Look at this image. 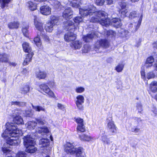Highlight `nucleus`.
Instances as JSON below:
<instances>
[{"label": "nucleus", "instance_id": "obj_1", "mask_svg": "<svg viewBox=\"0 0 157 157\" xmlns=\"http://www.w3.org/2000/svg\"><path fill=\"white\" fill-rule=\"evenodd\" d=\"M79 10L80 14L82 17L93 14L94 16L90 19L91 22H98L101 25L106 27L110 24L117 27L121 25L119 19L118 18H113L110 22L109 19L108 17L107 13L103 11L96 12L95 7L92 5H89L87 8L80 9Z\"/></svg>", "mask_w": 157, "mask_h": 157}, {"label": "nucleus", "instance_id": "obj_63", "mask_svg": "<svg viewBox=\"0 0 157 157\" xmlns=\"http://www.w3.org/2000/svg\"><path fill=\"white\" fill-rule=\"evenodd\" d=\"M26 103L24 102L19 101L18 105L20 106H24L25 105Z\"/></svg>", "mask_w": 157, "mask_h": 157}, {"label": "nucleus", "instance_id": "obj_6", "mask_svg": "<svg viewBox=\"0 0 157 157\" xmlns=\"http://www.w3.org/2000/svg\"><path fill=\"white\" fill-rule=\"evenodd\" d=\"M40 89L46 93L48 96L51 98H55L56 96L53 92L52 91L48 86L44 83L41 84L40 85Z\"/></svg>", "mask_w": 157, "mask_h": 157}, {"label": "nucleus", "instance_id": "obj_58", "mask_svg": "<svg viewBox=\"0 0 157 157\" xmlns=\"http://www.w3.org/2000/svg\"><path fill=\"white\" fill-rule=\"evenodd\" d=\"M72 6L75 8H79L80 7V5L76 3H72Z\"/></svg>", "mask_w": 157, "mask_h": 157}, {"label": "nucleus", "instance_id": "obj_25", "mask_svg": "<svg viewBox=\"0 0 157 157\" xmlns=\"http://www.w3.org/2000/svg\"><path fill=\"white\" fill-rule=\"evenodd\" d=\"M150 89L153 92L157 91V82L154 81L152 82L150 85Z\"/></svg>", "mask_w": 157, "mask_h": 157}, {"label": "nucleus", "instance_id": "obj_43", "mask_svg": "<svg viewBox=\"0 0 157 157\" xmlns=\"http://www.w3.org/2000/svg\"><path fill=\"white\" fill-rule=\"evenodd\" d=\"M75 121L78 124V125H80L84 124L83 120V119L80 118L78 117L75 119Z\"/></svg>", "mask_w": 157, "mask_h": 157}, {"label": "nucleus", "instance_id": "obj_50", "mask_svg": "<svg viewBox=\"0 0 157 157\" xmlns=\"http://www.w3.org/2000/svg\"><path fill=\"white\" fill-rule=\"evenodd\" d=\"M105 2L104 0H96L95 3L98 6H102Z\"/></svg>", "mask_w": 157, "mask_h": 157}, {"label": "nucleus", "instance_id": "obj_51", "mask_svg": "<svg viewBox=\"0 0 157 157\" xmlns=\"http://www.w3.org/2000/svg\"><path fill=\"white\" fill-rule=\"evenodd\" d=\"M68 26H72V27L71 28H69V27H67V29H68L71 30V29H72L73 28H75V26H73V23L72 21H69L68 22Z\"/></svg>", "mask_w": 157, "mask_h": 157}, {"label": "nucleus", "instance_id": "obj_53", "mask_svg": "<svg viewBox=\"0 0 157 157\" xmlns=\"http://www.w3.org/2000/svg\"><path fill=\"white\" fill-rule=\"evenodd\" d=\"M140 129L137 128H132V131L136 133L139 132Z\"/></svg>", "mask_w": 157, "mask_h": 157}, {"label": "nucleus", "instance_id": "obj_35", "mask_svg": "<svg viewBox=\"0 0 157 157\" xmlns=\"http://www.w3.org/2000/svg\"><path fill=\"white\" fill-rule=\"evenodd\" d=\"M124 64L123 63H120L116 67L115 70L118 72H121L123 70L124 67Z\"/></svg>", "mask_w": 157, "mask_h": 157}, {"label": "nucleus", "instance_id": "obj_54", "mask_svg": "<svg viewBox=\"0 0 157 157\" xmlns=\"http://www.w3.org/2000/svg\"><path fill=\"white\" fill-rule=\"evenodd\" d=\"M115 34V32L113 30H109L107 31V34L108 36H110V35L114 36Z\"/></svg>", "mask_w": 157, "mask_h": 157}, {"label": "nucleus", "instance_id": "obj_44", "mask_svg": "<svg viewBox=\"0 0 157 157\" xmlns=\"http://www.w3.org/2000/svg\"><path fill=\"white\" fill-rule=\"evenodd\" d=\"M82 52L85 53H87L90 50V47L88 44H86L84 45L82 48Z\"/></svg>", "mask_w": 157, "mask_h": 157}, {"label": "nucleus", "instance_id": "obj_36", "mask_svg": "<svg viewBox=\"0 0 157 157\" xmlns=\"http://www.w3.org/2000/svg\"><path fill=\"white\" fill-rule=\"evenodd\" d=\"M77 130L78 132H84L86 130L85 126L84 124L80 125H78L77 127Z\"/></svg>", "mask_w": 157, "mask_h": 157}, {"label": "nucleus", "instance_id": "obj_9", "mask_svg": "<svg viewBox=\"0 0 157 157\" xmlns=\"http://www.w3.org/2000/svg\"><path fill=\"white\" fill-rule=\"evenodd\" d=\"M23 139L24 144L25 147L36 144L34 139L30 135H27L24 136Z\"/></svg>", "mask_w": 157, "mask_h": 157}, {"label": "nucleus", "instance_id": "obj_17", "mask_svg": "<svg viewBox=\"0 0 157 157\" xmlns=\"http://www.w3.org/2000/svg\"><path fill=\"white\" fill-rule=\"evenodd\" d=\"M96 36L94 32H92L91 34H88L83 37L84 40L86 42H89L92 38Z\"/></svg>", "mask_w": 157, "mask_h": 157}, {"label": "nucleus", "instance_id": "obj_47", "mask_svg": "<svg viewBox=\"0 0 157 157\" xmlns=\"http://www.w3.org/2000/svg\"><path fill=\"white\" fill-rule=\"evenodd\" d=\"M154 61V59L153 57L152 56H150L147 58L146 62L149 63L153 64Z\"/></svg>", "mask_w": 157, "mask_h": 157}, {"label": "nucleus", "instance_id": "obj_16", "mask_svg": "<svg viewBox=\"0 0 157 157\" xmlns=\"http://www.w3.org/2000/svg\"><path fill=\"white\" fill-rule=\"evenodd\" d=\"M49 144V140L46 138L41 139L39 141V145L41 147H47L48 146Z\"/></svg>", "mask_w": 157, "mask_h": 157}, {"label": "nucleus", "instance_id": "obj_26", "mask_svg": "<svg viewBox=\"0 0 157 157\" xmlns=\"http://www.w3.org/2000/svg\"><path fill=\"white\" fill-rule=\"evenodd\" d=\"M19 26V23L17 22H11L8 25V27L10 29H17Z\"/></svg>", "mask_w": 157, "mask_h": 157}, {"label": "nucleus", "instance_id": "obj_19", "mask_svg": "<svg viewBox=\"0 0 157 157\" xmlns=\"http://www.w3.org/2000/svg\"><path fill=\"white\" fill-rule=\"evenodd\" d=\"M35 144H32L28 147H26V151L29 153H34L37 150V148L35 147Z\"/></svg>", "mask_w": 157, "mask_h": 157}, {"label": "nucleus", "instance_id": "obj_30", "mask_svg": "<svg viewBox=\"0 0 157 157\" xmlns=\"http://www.w3.org/2000/svg\"><path fill=\"white\" fill-rule=\"evenodd\" d=\"M11 0H0V6L2 9L7 6Z\"/></svg>", "mask_w": 157, "mask_h": 157}, {"label": "nucleus", "instance_id": "obj_29", "mask_svg": "<svg viewBox=\"0 0 157 157\" xmlns=\"http://www.w3.org/2000/svg\"><path fill=\"white\" fill-rule=\"evenodd\" d=\"M101 140L104 144L109 145L111 143L110 140L107 138V136L105 135H103L102 136Z\"/></svg>", "mask_w": 157, "mask_h": 157}, {"label": "nucleus", "instance_id": "obj_49", "mask_svg": "<svg viewBox=\"0 0 157 157\" xmlns=\"http://www.w3.org/2000/svg\"><path fill=\"white\" fill-rule=\"evenodd\" d=\"M40 35L44 39V40L46 41H49V38L48 36L44 34L43 33H40Z\"/></svg>", "mask_w": 157, "mask_h": 157}, {"label": "nucleus", "instance_id": "obj_59", "mask_svg": "<svg viewBox=\"0 0 157 157\" xmlns=\"http://www.w3.org/2000/svg\"><path fill=\"white\" fill-rule=\"evenodd\" d=\"M152 111L154 113L153 114V116H156L157 115V109H156L155 108H153L152 110Z\"/></svg>", "mask_w": 157, "mask_h": 157}, {"label": "nucleus", "instance_id": "obj_61", "mask_svg": "<svg viewBox=\"0 0 157 157\" xmlns=\"http://www.w3.org/2000/svg\"><path fill=\"white\" fill-rule=\"evenodd\" d=\"M11 105H18L19 101H12L10 102Z\"/></svg>", "mask_w": 157, "mask_h": 157}, {"label": "nucleus", "instance_id": "obj_60", "mask_svg": "<svg viewBox=\"0 0 157 157\" xmlns=\"http://www.w3.org/2000/svg\"><path fill=\"white\" fill-rule=\"evenodd\" d=\"M135 120V122L137 123L136 125L137 126L139 125V123L141 122V119L140 118H136Z\"/></svg>", "mask_w": 157, "mask_h": 157}, {"label": "nucleus", "instance_id": "obj_15", "mask_svg": "<svg viewBox=\"0 0 157 157\" xmlns=\"http://www.w3.org/2000/svg\"><path fill=\"white\" fill-rule=\"evenodd\" d=\"M79 139L82 140L86 141H92L94 140L92 136L84 134H81L79 136Z\"/></svg>", "mask_w": 157, "mask_h": 157}, {"label": "nucleus", "instance_id": "obj_7", "mask_svg": "<svg viewBox=\"0 0 157 157\" xmlns=\"http://www.w3.org/2000/svg\"><path fill=\"white\" fill-rule=\"evenodd\" d=\"M109 46L108 41L106 39H101L98 41L95 44V47L97 49L102 47L104 48H108Z\"/></svg>", "mask_w": 157, "mask_h": 157}, {"label": "nucleus", "instance_id": "obj_48", "mask_svg": "<svg viewBox=\"0 0 157 157\" xmlns=\"http://www.w3.org/2000/svg\"><path fill=\"white\" fill-rule=\"evenodd\" d=\"M136 107L138 112H141L142 111V105L140 103H138L136 104Z\"/></svg>", "mask_w": 157, "mask_h": 157}, {"label": "nucleus", "instance_id": "obj_23", "mask_svg": "<svg viewBox=\"0 0 157 157\" xmlns=\"http://www.w3.org/2000/svg\"><path fill=\"white\" fill-rule=\"evenodd\" d=\"M34 54L33 52H31L27 55L26 57L24 60L23 64L24 65H25L28 64V63L31 61L32 58Z\"/></svg>", "mask_w": 157, "mask_h": 157}, {"label": "nucleus", "instance_id": "obj_28", "mask_svg": "<svg viewBox=\"0 0 157 157\" xmlns=\"http://www.w3.org/2000/svg\"><path fill=\"white\" fill-rule=\"evenodd\" d=\"M37 123L34 121H29L25 124L26 127L29 129H33L36 125Z\"/></svg>", "mask_w": 157, "mask_h": 157}, {"label": "nucleus", "instance_id": "obj_12", "mask_svg": "<svg viewBox=\"0 0 157 157\" xmlns=\"http://www.w3.org/2000/svg\"><path fill=\"white\" fill-rule=\"evenodd\" d=\"M34 25L36 29L41 32L40 33H43L44 31L43 23L38 21L37 20V17L35 16H34Z\"/></svg>", "mask_w": 157, "mask_h": 157}, {"label": "nucleus", "instance_id": "obj_41", "mask_svg": "<svg viewBox=\"0 0 157 157\" xmlns=\"http://www.w3.org/2000/svg\"><path fill=\"white\" fill-rule=\"evenodd\" d=\"M143 16V13L142 12H141V13L140 17L139 19L138 23L136 27V29H135V31H136L138 29V28H139V27L140 25V24H141L142 19Z\"/></svg>", "mask_w": 157, "mask_h": 157}, {"label": "nucleus", "instance_id": "obj_4", "mask_svg": "<svg viewBox=\"0 0 157 157\" xmlns=\"http://www.w3.org/2000/svg\"><path fill=\"white\" fill-rule=\"evenodd\" d=\"M120 8H119V13H121V16L123 17H124L128 16L129 18H132L139 17V13L135 11H133L130 12L128 16L127 14L128 10L127 9V5L124 2H121L120 3Z\"/></svg>", "mask_w": 157, "mask_h": 157}, {"label": "nucleus", "instance_id": "obj_10", "mask_svg": "<svg viewBox=\"0 0 157 157\" xmlns=\"http://www.w3.org/2000/svg\"><path fill=\"white\" fill-rule=\"evenodd\" d=\"M107 128L109 131L111 132L110 135H113V133H115L116 131V127L114 124V122L112 121L111 117H110L109 120H107Z\"/></svg>", "mask_w": 157, "mask_h": 157}, {"label": "nucleus", "instance_id": "obj_24", "mask_svg": "<svg viewBox=\"0 0 157 157\" xmlns=\"http://www.w3.org/2000/svg\"><path fill=\"white\" fill-rule=\"evenodd\" d=\"M30 86L28 84H26L21 90V92L23 94H26L30 90Z\"/></svg>", "mask_w": 157, "mask_h": 157}, {"label": "nucleus", "instance_id": "obj_27", "mask_svg": "<svg viewBox=\"0 0 157 157\" xmlns=\"http://www.w3.org/2000/svg\"><path fill=\"white\" fill-rule=\"evenodd\" d=\"M28 8L31 10H34L36 9L37 5L32 2H28L26 5Z\"/></svg>", "mask_w": 157, "mask_h": 157}, {"label": "nucleus", "instance_id": "obj_32", "mask_svg": "<svg viewBox=\"0 0 157 157\" xmlns=\"http://www.w3.org/2000/svg\"><path fill=\"white\" fill-rule=\"evenodd\" d=\"M13 121L14 122L17 124H22L23 122L22 118L19 116H16L14 118Z\"/></svg>", "mask_w": 157, "mask_h": 157}, {"label": "nucleus", "instance_id": "obj_14", "mask_svg": "<svg viewBox=\"0 0 157 157\" xmlns=\"http://www.w3.org/2000/svg\"><path fill=\"white\" fill-rule=\"evenodd\" d=\"M72 12L70 8L66 9L63 13V17L66 19H70L72 17Z\"/></svg>", "mask_w": 157, "mask_h": 157}, {"label": "nucleus", "instance_id": "obj_8", "mask_svg": "<svg viewBox=\"0 0 157 157\" xmlns=\"http://www.w3.org/2000/svg\"><path fill=\"white\" fill-rule=\"evenodd\" d=\"M76 100L75 103L78 109L82 110L83 108L82 104L84 103L85 98L82 95H79L76 97Z\"/></svg>", "mask_w": 157, "mask_h": 157}, {"label": "nucleus", "instance_id": "obj_5", "mask_svg": "<svg viewBox=\"0 0 157 157\" xmlns=\"http://www.w3.org/2000/svg\"><path fill=\"white\" fill-rule=\"evenodd\" d=\"M58 21L57 17L54 16L52 17L51 20L47 22L45 25V29L48 32H51L53 29V26L56 24Z\"/></svg>", "mask_w": 157, "mask_h": 157}, {"label": "nucleus", "instance_id": "obj_3", "mask_svg": "<svg viewBox=\"0 0 157 157\" xmlns=\"http://www.w3.org/2000/svg\"><path fill=\"white\" fill-rule=\"evenodd\" d=\"M65 151L67 153L71 155L76 154L75 157H83L82 155L83 148L81 147L78 148L75 147L73 143L67 142L65 146Z\"/></svg>", "mask_w": 157, "mask_h": 157}, {"label": "nucleus", "instance_id": "obj_33", "mask_svg": "<svg viewBox=\"0 0 157 157\" xmlns=\"http://www.w3.org/2000/svg\"><path fill=\"white\" fill-rule=\"evenodd\" d=\"M120 33L121 34V36L123 37H127L128 36V31L126 30L121 29L119 31Z\"/></svg>", "mask_w": 157, "mask_h": 157}, {"label": "nucleus", "instance_id": "obj_13", "mask_svg": "<svg viewBox=\"0 0 157 157\" xmlns=\"http://www.w3.org/2000/svg\"><path fill=\"white\" fill-rule=\"evenodd\" d=\"M76 36L73 33L68 32L64 36V39L66 41L69 42L75 40Z\"/></svg>", "mask_w": 157, "mask_h": 157}, {"label": "nucleus", "instance_id": "obj_57", "mask_svg": "<svg viewBox=\"0 0 157 157\" xmlns=\"http://www.w3.org/2000/svg\"><path fill=\"white\" fill-rule=\"evenodd\" d=\"M152 65H153V64H151V63H147V62H146L144 66H145V67L146 68H149L150 67H151V66H152Z\"/></svg>", "mask_w": 157, "mask_h": 157}, {"label": "nucleus", "instance_id": "obj_52", "mask_svg": "<svg viewBox=\"0 0 157 157\" xmlns=\"http://www.w3.org/2000/svg\"><path fill=\"white\" fill-rule=\"evenodd\" d=\"M2 150L4 153L6 154L10 153V150L8 148L5 147H2Z\"/></svg>", "mask_w": 157, "mask_h": 157}, {"label": "nucleus", "instance_id": "obj_40", "mask_svg": "<svg viewBox=\"0 0 157 157\" xmlns=\"http://www.w3.org/2000/svg\"><path fill=\"white\" fill-rule=\"evenodd\" d=\"M36 123L40 125H43L45 124L46 121L41 118H38L36 119Z\"/></svg>", "mask_w": 157, "mask_h": 157}, {"label": "nucleus", "instance_id": "obj_39", "mask_svg": "<svg viewBox=\"0 0 157 157\" xmlns=\"http://www.w3.org/2000/svg\"><path fill=\"white\" fill-rule=\"evenodd\" d=\"M155 76V75L153 72H149L147 73L146 77L147 79H149L154 78Z\"/></svg>", "mask_w": 157, "mask_h": 157}, {"label": "nucleus", "instance_id": "obj_45", "mask_svg": "<svg viewBox=\"0 0 157 157\" xmlns=\"http://www.w3.org/2000/svg\"><path fill=\"white\" fill-rule=\"evenodd\" d=\"M26 154L24 151H19L16 155V157H26Z\"/></svg>", "mask_w": 157, "mask_h": 157}, {"label": "nucleus", "instance_id": "obj_11", "mask_svg": "<svg viewBox=\"0 0 157 157\" xmlns=\"http://www.w3.org/2000/svg\"><path fill=\"white\" fill-rule=\"evenodd\" d=\"M51 9L48 6L45 5L41 6L40 8V12L45 15H48L51 13Z\"/></svg>", "mask_w": 157, "mask_h": 157}, {"label": "nucleus", "instance_id": "obj_42", "mask_svg": "<svg viewBox=\"0 0 157 157\" xmlns=\"http://www.w3.org/2000/svg\"><path fill=\"white\" fill-rule=\"evenodd\" d=\"M83 20L82 18L80 17H77L74 18V21L77 25L81 22Z\"/></svg>", "mask_w": 157, "mask_h": 157}, {"label": "nucleus", "instance_id": "obj_37", "mask_svg": "<svg viewBox=\"0 0 157 157\" xmlns=\"http://www.w3.org/2000/svg\"><path fill=\"white\" fill-rule=\"evenodd\" d=\"M32 105L33 109L36 111L39 112L40 111H45V109L44 107L38 106H34L33 104Z\"/></svg>", "mask_w": 157, "mask_h": 157}, {"label": "nucleus", "instance_id": "obj_20", "mask_svg": "<svg viewBox=\"0 0 157 157\" xmlns=\"http://www.w3.org/2000/svg\"><path fill=\"white\" fill-rule=\"evenodd\" d=\"M36 77L39 79H44L47 76L46 73L44 71H39L36 74Z\"/></svg>", "mask_w": 157, "mask_h": 157}, {"label": "nucleus", "instance_id": "obj_18", "mask_svg": "<svg viewBox=\"0 0 157 157\" xmlns=\"http://www.w3.org/2000/svg\"><path fill=\"white\" fill-rule=\"evenodd\" d=\"M22 47L24 51L26 52L30 53L32 49L29 44L26 42H24L22 44Z\"/></svg>", "mask_w": 157, "mask_h": 157}, {"label": "nucleus", "instance_id": "obj_21", "mask_svg": "<svg viewBox=\"0 0 157 157\" xmlns=\"http://www.w3.org/2000/svg\"><path fill=\"white\" fill-rule=\"evenodd\" d=\"M72 45L71 46L75 49H79L82 47V43L79 41H75L72 43Z\"/></svg>", "mask_w": 157, "mask_h": 157}, {"label": "nucleus", "instance_id": "obj_38", "mask_svg": "<svg viewBox=\"0 0 157 157\" xmlns=\"http://www.w3.org/2000/svg\"><path fill=\"white\" fill-rule=\"evenodd\" d=\"M29 26L27 25L24 26L22 29V32L25 36H26L28 34Z\"/></svg>", "mask_w": 157, "mask_h": 157}, {"label": "nucleus", "instance_id": "obj_56", "mask_svg": "<svg viewBox=\"0 0 157 157\" xmlns=\"http://www.w3.org/2000/svg\"><path fill=\"white\" fill-rule=\"evenodd\" d=\"M25 116L27 117H31L33 114V113L31 111H25Z\"/></svg>", "mask_w": 157, "mask_h": 157}, {"label": "nucleus", "instance_id": "obj_22", "mask_svg": "<svg viewBox=\"0 0 157 157\" xmlns=\"http://www.w3.org/2000/svg\"><path fill=\"white\" fill-rule=\"evenodd\" d=\"M9 56L5 53L0 54V61L2 62H7L9 61Z\"/></svg>", "mask_w": 157, "mask_h": 157}, {"label": "nucleus", "instance_id": "obj_31", "mask_svg": "<svg viewBox=\"0 0 157 157\" xmlns=\"http://www.w3.org/2000/svg\"><path fill=\"white\" fill-rule=\"evenodd\" d=\"M40 129L39 130L38 132L43 135L44 133H47L49 132L48 128L44 126L40 128Z\"/></svg>", "mask_w": 157, "mask_h": 157}, {"label": "nucleus", "instance_id": "obj_64", "mask_svg": "<svg viewBox=\"0 0 157 157\" xmlns=\"http://www.w3.org/2000/svg\"><path fill=\"white\" fill-rule=\"evenodd\" d=\"M57 106L59 109L62 110L64 108V106L60 104H58Z\"/></svg>", "mask_w": 157, "mask_h": 157}, {"label": "nucleus", "instance_id": "obj_62", "mask_svg": "<svg viewBox=\"0 0 157 157\" xmlns=\"http://www.w3.org/2000/svg\"><path fill=\"white\" fill-rule=\"evenodd\" d=\"M106 2L108 5H111L113 3V0H105Z\"/></svg>", "mask_w": 157, "mask_h": 157}, {"label": "nucleus", "instance_id": "obj_34", "mask_svg": "<svg viewBox=\"0 0 157 157\" xmlns=\"http://www.w3.org/2000/svg\"><path fill=\"white\" fill-rule=\"evenodd\" d=\"M34 41L36 46L38 47H39L40 46L41 42H40V38L39 37V33H38L37 36L34 38Z\"/></svg>", "mask_w": 157, "mask_h": 157}, {"label": "nucleus", "instance_id": "obj_46", "mask_svg": "<svg viewBox=\"0 0 157 157\" xmlns=\"http://www.w3.org/2000/svg\"><path fill=\"white\" fill-rule=\"evenodd\" d=\"M75 90L77 93H81L84 91L85 89L82 87H78L75 89Z\"/></svg>", "mask_w": 157, "mask_h": 157}, {"label": "nucleus", "instance_id": "obj_55", "mask_svg": "<svg viewBox=\"0 0 157 157\" xmlns=\"http://www.w3.org/2000/svg\"><path fill=\"white\" fill-rule=\"evenodd\" d=\"M140 73H141V78L144 79H146V77L145 76V71H141L140 72Z\"/></svg>", "mask_w": 157, "mask_h": 157}, {"label": "nucleus", "instance_id": "obj_2", "mask_svg": "<svg viewBox=\"0 0 157 157\" xmlns=\"http://www.w3.org/2000/svg\"><path fill=\"white\" fill-rule=\"evenodd\" d=\"M22 135L21 130L18 129L14 125H10L7 128L2 135L4 138L8 137L7 144L11 145L17 146L20 143V140L17 137Z\"/></svg>", "mask_w": 157, "mask_h": 157}]
</instances>
